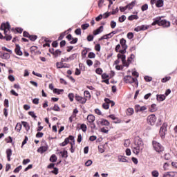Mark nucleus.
<instances>
[{
  "mask_svg": "<svg viewBox=\"0 0 177 177\" xmlns=\"http://www.w3.org/2000/svg\"><path fill=\"white\" fill-rule=\"evenodd\" d=\"M118 59H121L123 67H129V64H131V63H132V60L135 59V55L131 54L127 62V56L119 53L118 54Z\"/></svg>",
  "mask_w": 177,
  "mask_h": 177,
  "instance_id": "1",
  "label": "nucleus"
},
{
  "mask_svg": "<svg viewBox=\"0 0 177 177\" xmlns=\"http://www.w3.org/2000/svg\"><path fill=\"white\" fill-rule=\"evenodd\" d=\"M0 30L4 31V34L6 35L4 37V39L7 41H10L12 39V35H8V31L10 30V24L9 22L7 21L6 23H2L0 27Z\"/></svg>",
  "mask_w": 177,
  "mask_h": 177,
  "instance_id": "2",
  "label": "nucleus"
},
{
  "mask_svg": "<svg viewBox=\"0 0 177 177\" xmlns=\"http://www.w3.org/2000/svg\"><path fill=\"white\" fill-rule=\"evenodd\" d=\"M124 81L126 84H135L136 86H139L138 79L132 77L131 75H127L124 77Z\"/></svg>",
  "mask_w": 177,
  "mask_h": 177,
  "instance_id": "3",
  "label": "nucleus"
},
{
  "mask_svg": "<svg viewBox=\"0 0 177 177\" xmlns=\"http://www.w3.org/2000/svg\"><path fill=\"white\" fill-rule=\"evenodd\" d=\"M152 145L154 150H156L157 153H162V151H164V147H162L160 142L157 141H153Z\"/></svg>",
  "mask_w": 177,
  "mask_h": 177,
  "instance_id": "4",
  "label": "nucleus"
},
{
  "mask_svg": "<svg viewBox=\"0 0 177 177\" xmlns=\"http://www.w3.org/2000/svg\"><path fill=\"white\" fill-rule=\"evenodd\" d=\"M135 146H137L138 147H140L141 150H143L145 149V144L143 143V140L140 137H136L135 138Z\"/></svg>",
  "mask_w": 177,
  "mask_h": 177,
  "instance_id": "5",
  "label": "nucleus"
},
{
  "mask_svg": "<svg viewBox=\"0 0 177 177\" xmlns=\"http://www.w3.org/2000/svg\"><path fill=\"white\" fill-rule=\"evenodd\" d=\"M71 142H73V145H75V140L74 139V136H69L68 138H65L64 141L60 145L62 146V147H64V146H67L68 143Z\"/></svg>",
  "mask_w": 177,
  "mask_h": 177,
  "instance_id": "6",
  "label": "nucleus"
},
{
  "mask_svg": "<svg viewBox=\"0 0 177 177\" xmlns=\"http://www.w3.org/2000/svg\"><path fill=\"white\" fill-rule=\"evenodd\" d=\"M168 127V124L167 123H163L162 126L160 127L159 133L160 135V137L162 139H164L165 138V135L167 133V127Z\"/></svg>",
  "mask_w": 177,
  "mask_h": 177,
  "instance_id": "7",
  "label": "nucleus"
},
{
  "mask_svg": "<svg viewBox=\"0 0 177 177\" xmlns=\"http://www.w3.org/2000/svg\"><path fill=\"white\" fill-rule=\"evenodd\" d=\"M156 121H157L156 115L151 114L147 117V122L149 125H154L156 124Z\"/></svg>",
  "mask_w": 177,
  "mask_h": 177,
  "instance_id": "8",
  "label": "nucleus"
},
{
  "mask_svg": "<svg viewBox=\"0 0 177 177\" xmlns=\"http://www.w3.org/2000/svg\"><path fill=\"white\" fill-rule=\"evenodd\" d=\"M75 100H77V102H79V103H81V104H85V103H86V98L82 97L78 95H76L75 96Z\"/></svg>",
  "mask_w": 177,
  "mask_h": 177,
  "instance_id": "9",
  "label": "nucleus"
},
{
  "mask_svg": "<svg viewBox=\"0 0 177 177\" xmlns=\"http://www.w3.org/2000/svg\"><path fill=\"white\" fill-rule=\"evenodd\" d=\"M160 26H162V27H164V28H168V27H170L171 22H169L165 19H161Z\"/></svg>",
  "mask_w": 177,
  "mask_h": 177,
  "instance_id": "10",
  "label": "nucleus"
},
{
  "mask_svg": "<svg viewBox=\"0 0 177 177\" xmlns=\"http://www.w3.org/2000/svg\"><path fill=\"white\" fill-rule=\"evenodd\" d=\"M15 53L18 56H23V52H21L20 45L16 44V48H15Z\"/></svg>",
  "mask_w": 177,
  "mask_h": 177,
  "instance_id": "11",
  "label": "nucleus"
},
{
  "mask_svg": "<svg viewBox=\"0 0 177 177\" xmlns=\"http://www.w3.org/2000/svg\"><path fill=\"white\" fill-rule=\"evenodd\" d=\"M120 44L122 49H128V46L127 45V40H125V39L122 38L120 41Z\"/></svg>",
  "mask_w": 177,
  "mask_h": 177,
  "instance_id": "12",
  "label": "nucleus"
},
{
  "mask_svg": "<svg viewBox=\"0 0 177 177\" xmlns=\"http://www.w3.org/2000/svg\"><path fill=\"white\" fill-rule=\"evenodd\" d=\"M161 17H158L156 18H154L153 22L152 23V26H156V24H158L160 26V24L161 23Z\"/></svg>",
  "mask_w": 177,
  "mask_h": 177,
  "instance_id": "13",
  "label": "nucleus"
},
{
  "mask_svg": "<svg viewBox=\"0 0 177 177\" xmlns=\"http://www.w3.org/2000/svg\"><path fill=\"white\" fill-rule=\"evenodd\" d=\"M103 31V26H100L97 29L93 30V35H98L100 32Z\"/></svg>",
  "mask_w": 177,
  "mask_h": 177,
  "instance_id": "14",
  "label": "nucleus"
},
{
  "mask_svg": "<svg viewBox=\"0 0 177 177\" xmlns=\"http://www.w3.org/2000/svg\"><path fill=\"white\" fill-rule=\"evenodd\" d=\"M118 160L119 162H128V160H127V157H125L124 156H118Z\"/></svg>",
  "mask_w": 177,
  "mask_h": 177,
  "instance_id": "15",
  "label": "nucleus"
},
{
  "mask_svg": "<svg viewBox=\"0 0 177 177\" xmlns=\"http://www.w3.org/2000/svg\"><path fill=\"white\" fill-rule=\"evenodd\" d=\"M140 151H142V149H140L139 147H137L136 145H134L133 147V153H134V154H139V153H140Z\"/></svg>",
  "mask_w": 177,
  "mask_h": 177,
  "instance_id": "16",
  "label": "nucleus"
},
{
  "mask_svg": "<svg viewBox=\"0 0 177 177\" xmlns=\"http://www.w3.org/2000/svg\"><path fill=\"white\" fill-rule=\"evenodd\" d=\"M99 122L102 126L109 127V125H110V122L106 119H101Z\"/></svg>",
  "mask_w": 177,
  "mask_h": 177,
  "instance_id": "17",
  "label": "nucleus"
},
{
  "mask_svg": "<svg viewBox=\"0 0 177 177\" xmlns=\"http://www.w3.org/2000/svg\"><path fill=\"white\" fill-rule=\"evenodd\" d=\"M95 115H88L87 116V121H88L90 124L93 123L95 122Z\"/></svg>",
  "mask_w": 177,
  "mask_h": 177,
  "instance_id": "18",
  "label": "nucleus"
},
{
  "mask_svg": "<svg viewBox=\"0 0 177 177\" xmlns=\"http://www.w3.org/2000/svg\"><path fill=\"white\" fill-rule=\"evenodd\" d=\"M48 150V147L43 146V147H40L38 149H37V152L38 153H41V154H43V153H45V151H46Z\"/></svg>",
  "mask_w": 177,
  "mask_h": 177,
  "instance_id": "19",
  "label": "nucleus"
},
{
  "mask_svg": "<svg viewBox=\"0 0 177 177\" xmlns=\"http://www.w3.org/2000/svg\"><path fill=\"white\" fill-rule=\"evenodd\" d=\"M156 6V8H162L164 6V0H157Z\"/></svg>",
  "mask_w": 177,
  "mask_h": 177,
  "instance_id": "20",
  "label": "nucleus"
},
{
  "mask_svg": "<svg viewBox=\"0 0 177 177\" xmlns=\"http://www.w3.org/2000/svg\"><path fill=\"white\" fill-rule=\"evenodd\" d=\"M136 5V1H133L131 3H129L128 5H127V8L129 9V10H131L132 9H133V7Z\"/></svg>",
  "mask_w": 177,
  "mask_h": 177,
  "instance_id": "21",
  "label": "nucleus"
},
{
  "mask_svg": "<svg viewBox=\"0 0 177 177\" xmlns=\"http://www.w3.org/2000/svg\"><path fill=\"white\" fill-rule=\"evenodd\" d=\"M156 99L158 102H164L165 100V95H157Z\"/></svg>",
  "mask_w": 177,
  "mask_h": 177,
  "instance_id": "22",
  "label": "nucleus"
},
{
  "mask_svg": "<svg viewBox=\"0 0 177 177\" xmlns=\"http://www.w3.org/2000/svg\"><path fill=\"white\" fill-rule=\"evenodd\" d=\"M6 154H7L8 161H10V157L12 156V149H8L6 150Z\"/></svg>",
  "mask_w": 177,
  "mask_h": 177,
  "instance_id": "23",
  "label": "nucleus"
},
{
  "mask_svg": "<svg viewBox=\"0 0 177 177\" xmlns=\"http://www.w3.org/2000/svg\"><path fill=\"white\" fill-rule=\"evenodd\" d=\"M57 68H63L68 66H65L62 62L56 63Z\"/></svg>",
  "mask_w": 177,
  "mask_h": 177,
  "instance_id": "24",
  "label": "nucleus"
},
{
  "mask_svg": "<svg viewBox=\"0 0 177 177\" xmlns=\"http://www.w3.org/2000/svg\"><path fill=\"white\" fill-rule=\"evenodd\" d=\"M167 176L169 177H177V172L176 171H170L167 174Z\"/></svg>",
  "mask_w": 177,
  "mask_h": 177,
  "instance_id": "25",
  "label": "nucleus"
},
{
  "mask_svg": "<svg viewBox=\"0 0 177 177\" xmlns=\"http://www.w3.org/2000/svg\"><path fill=\"white\" fill-rule=\"evenodd\" d=\"M134 113V111L132 108H128L126 112L127 115H132Z\"/></svg>",
  "mask_w": 177,
  "mask_h": 177,
  "instance_id": "26",
  "label": "nucleus"
},
{
  "mask_svg": "<svg viewBox=\"0 0 177 177\" xmlns=\"http://www.w3.org/2000/svg\"><path fill=\"white\" fill-rule=\"evenodd\" d=\"M156 104H151V107L149 108V111L151 113H154V111H157V107H156Z\"/></svg>",
  "mask_w": 177,
  "mask_h": 177,
  "instance_id": "27",
  "label": "nucleus"
},
{
  "mask_svg": "<svg viewBox=\"0 0 177 177\" xmlns=\"http://www.w3.org/2000/svg\"><path fill=\"white\" fill-rule=\"evenodd\" d=\"M50 162H56L57 161V157L56 155L53 154L50 158Z\"/></svg>",
  "mask_w": 177,
  "mask_h": 177,
  "instance_id": "28",
  "label": "nucleus"
},
{
  "mask_svg": "<svg viewBox=\"0 0 177 177\" xmlns=\"http://www.w3.org/2000/svg\"><path fill=\"white\" fill-rule=\"evenodd\" d=\"M59 154H61V156H62V158H64V157H65L66 158H67L68 157V156L67 155L68 153H67V151H66V150L61 151L59 152Z\"/></svg>",
  "mask_w": 177,
  "mask_h": 177,
  "instance_id": "29",
  "label": "nucleus"
},
{
  "mask_svg": "<svg viewBox=\"0 0 177 177\" xmlns=\"http://www.w3.org/2000/svg\"><path fill=\"white\" fill-rule=\"evenodd\" d=\"M139 19V17L138 15H130L128 17V20H130V21H132V20H138Z\"/></svg>",
  "mask_w": 177,
  "mask_h": 177,
  "instance_id": "30",
  "label": "nucleus"
},
{
  "mask_svg": "<svg viewBox=\"0 0 177 177\" xmlns=\"http://www.w3.org/2000/svg\"><path fill=\"white\" fill-rule=\"evenodd\" d=\"M77 56H78V54L74 53L70 55L68 58L69 59V61L75 60V59H77Z\"/></svg>",
  "mask_w": 177,
  "mask_h": 177,
  "instance_id": "31",
  "label": "nucleus"
},
{
  "mask_svg": "<svg viewBox=\"0 0 177 177\" xmlns=\"http://www.w3.org/2000/svg\"><path fill=\"white\" fill-rule=\"evenodd\" d=\"M22 125H24V128L26 129V131H30V125L27 122H22Z\"/></svg>",
  "mask_w": 177,
  "mask_h": 177,
  "instance_id": "32",
  "label": "nucleus"
},
{
  "mask_svg": "<svg viewBox=\"0 0 177 177\" xmlns=\"http://www.w3.org/2000/svg\"><path fill=\"white\" fill-rule=\"evenodd\" d=\"M61 92H64V90L59 89V88H54L53 89V93H57V95H60Z\"/></svg>",
  "mask_w": 177,
  "mask_h": 177,
  "instance_id": "33",
  "label": "nucleus"
},
{
  "mask_svg": "<svg viewBox=\"0 0 177 177\" xmlns=\"http://www.w3.org/2000/svg\"><path fill=\"white\" fill-rule=\"evenodd\" d=\"M62 55V51L60 50H56L54 53H53V55L55 57H57V56H60Z\"/></svg>",
  "mask_w": 177,
  "mask_h": 177,
  "instance_id": "34",
  "label": "nucleus"
},
{
  "mask_svg": "<svg viewBox=\"0 0 177 177\" xmlns=\"http://www.w3.org/2000/svg\"><path fill=\"white\" fill-rule=\"evenodd\" d=\"M104 102L106 103H109V104L111 103V107H113V106H114V104H115V103L113 101L110 100V99H109V98H105Z\"/></svg>",
  "mask_w": 177,
  "mask_h": 177,
  "instance_id": "35",
  "label": "nucleus"
},
{
  "mask_svg": "<svg viewBox=\"0 0 177 177\" xmlns=\"http://www.w3.org/2000/svg\"><path fill=\"white\" fill-rule=\"evenodd\" d=\"M102 107L105 110H109V109H110V104H109V102H106V103L103 104H102Z\"/></svg>",
  "mask_w": 177,
  "mask_h": 177,
  "instance_id": "36",
  "label": "nucleus"
},
{
  "mask_svg": "<svg viewBox=\"0 0 177 177\" xmlns=\"http://www.w3.org/2000/svg\"><path fill=\"white\" fill-rule=\"evenodd\" d=\"M21 168H23V167L21 165L18 166L17 168H15L14 169V173L15 174H19V172H20Z\"/></svg>",
  "mask_w": 177,
  "mask_h": 177,
  "instance_id": "37",
  "label": "nucleus"
},
{
  "mask_svg": "<svg viewBox=\"0 0 177 177\" xmlns=\"http://www.w3.org/2000/svg\"><path fill=\"white\" fill-rule=\"evenodd\" d=\"M88 57H89V59H95V57H96V55L93 52H90L88 53Z\"/></svg>",
  "mask_w": 177,
  "mask_h": 177,
  "instance_id": "38",
  "label": "nucleus"
},
{
  "mask_svg": "<svg viewBox=\"0 0 177 177\" xmlns=\"http://www.w3.org/2000/svg\"><path fill=\"white\" fill-rule=\"evenodd\" d=\"M127 20V17L125 15H122L119 17V21L120 23H124V21Z\"/></svg>",
  "mask_w": 177,
  "mask_h": 177,
  "instance_id": "39",
  "label": "nucleus"
},
{
  "mask_svg": "<svg viewBox=\"0 0 177 177\" xmlns=\"http://www.w3.org/2000/svg\"><path fill=\"white\" fill-rule=\"evenodd\" d=\"M149 9V5L147 4H144L143 6H142L141 7V10L142 12H145V10H147Z\"/></svg>",
  "mask_w": 177,
  "mask_h": 177,
  "instance_id": "40",
  "label": "nucleus"
},
{
  "mask_svg": "<svg viewBox=\"0 0 177 177\" xmlns=\"http://www.w3.org/2000/svg\"><path fill=\"white\" fill-rule=\"evenodd\" d=\"M151 175L153 177H158V175H160V173H158V171L154 170L151 172Z\"/></svg>",
  "mask_w": 177,
  "mask_h": 177,
  "instance_id": "41",
  "label": "nucleus"
},
{
  "mask_svg": "<svg viewBox=\"0 0 177 177\" xmlns=\"http://www.w3.org/2000/svg\"><path fill=\"white\" fill-rule=\"evenodd\" d=\"M80 129H81L82 131H83L84 132H86V129H87L86 124H82L81 126H80Z\"/></svg>",
  "mask_w": 177,
  "mask_h": 177,
  "instance_id": "42",
  "label": "nucleus"
},
{
  "mask_svg": "<svg viewBox=\"0 0 177 177\" xmlns=\"http://www.w3.org/2000/svg\"><path fill=\"white\" fill-rule=\"evenodd\" d=\"M84 94L85 97H87V99H91V93H89V91H85Z\"/></svg>",
  "mask_w": 177,
  "mask_h": 177,
  "instance_id": "43",
  "label": "nucleus"
},
{
  "mask_svg": "<svg viewBox=\"0 0 177 177\" xmlns=\"http://www.w3.org/2000/svg\"><path fill=\"white\" fill-rule=\"evenodd\" d=\"M37 38H38V36H37V35H30L29 36V39L32 41H36Z\"/></svg>",
  "mask_w": 177,
  "mask_h": 177,
  "instance_id": "44",
  "label": "nucleus"
},
{
  "mask_svg": "<svg viewBox=\"0 0 177 177\" xmlns=\"http://www.w3.org/2000/svg\"><path fill=\"white\" fill-rule=\"evenodd\" d=\"M88 54V50H86V48L82 51V57H86V55Z\"/></svg>",
  "mask_w": 177,
  "mask_h": 177,
  "instance_id": "45",
  "label": "nucleus"
},
{
  "mask_svg": "<svg viewBox=\"0 0 177 177\" xmlns=\"http://www.w3.org/2000/svg\"><path fill=\"white\" fill-rule=\"evenodd\" d=\"M68 97L70 100V102H74V94L73 93H69L68 95Z\"/></svg>",
  "mask_w": 177,
  "mask_h": 177,
  "instance_id": "46",
  "label": "nucleus"
},
{
  "mask_svg": "<svg viewBox=\"0 0 177 177\" xmlns=\"http://www.w3.org/2000/svg\"><path fill=\"white\" fill-rule=\"evenodd\" d=\"M15 129H17V131H18V132H20V131H21V124L17 123L15 127Z\"/></svg>",
  "mask_w": 177,
  "mask_h": 177,
  "instance_id": "47",
  "label": "nucleus"
},
{
  "mask_svg": "<svg viewBox=\"0 0 177 177\" xmlns=\"http://www.w3.org/2000/svg\"><path fill=\"white\" fill-rule=\"evenodd\" d=\"M144 78L147 82H150L153 81V77H151L150 76H145Z\"/></svg>",
  "mask_w": 177,
  "mask_h": 177,
  "instance_id": "48",
  "label": "nucleus"
},
{
  "mask_svg": "<svg viewBox=\"0 0 177 177\" xmlns=\"http://www.w3.org/2000/svg\"><path fill=\"white\" fill-rule=\"evenodd\" d=\"M169 80H171V77L168 76L162 78L161 81L162 82L165 83V82H167V81H169Z\"/></svg>",
  "mask_w": 177,
  "mask_h": 177,
  "instance_id": "49",
  "label": "nucleus"
},
{
  "mask_svg": "<svg viewBox=\"0 0 177 177\" xmlns=\"http://www.w3.org/2000/svg\"><path fill=\"white\" fill-rule=\"evenodd\" d=\"M95 73L97 74H99V75H102V73H103V70L100 68H98L95 70Z\"/></svg>",
  "mask_w": 177,
  "mask_h": 177,
  "instance_id": "50",
  "label": "nucleus"
},
{
  "mask_svg": "<svg viewBox=\"0 0 177 177\" xmlns=\"http://www.w3.org/2000/svg\"><path fill=\"white\" fill-rule=\"evenodd\" d=\"M53 110H54V111H60V107H59V105L55 104Z\"/></svg>",
  "mask_w": 177,
  "mask_h": 177,
  "instance_id": "51",
  "label": "nucleus"
},
{
  "mask_svg": "<svg viewBox=\"0 0 177 177\" xmlns=\"http://www.w3.org/2000/svg\"><path fill=\"white\" fill-rule=\"evenodd\" d=\"M101 132H102L103 133H108L109 129L107 127H103L101 129Z\"/></svg>",
  "mask_w": 177,
  "mask_h": 177,
  "instance_id": "52",
  "label": "nucleus"
},
{
  "mask_svg": "<svg viewBox=\"0 0 177 177\" xmlns=\"http://www.w3.org/2000/svg\"><path fill=\"white\" fill-rule=\"evenodd\" d=\"M66 36V32H62L60 34L59 37H58V41H62L63 38Z\"/></svg>",
  "mask_w": 177,
  "mask_h": 177,
  "instance_id": "53",
  "label": "nucleus"
},
{
  "mask_svg": "<svg viewBox=\"0 0 177 177\" xmlns=\"http://www.w3.org/2000/svg\"><path fill=\"white\" fill-rule=\"evenodd\" d=\"M165 160H171V154L169 153H165L164 156Z\"/></svg>",
  "mask_w": 177,
  "mask_h": 177,
  "instance_id": "54",
  "label": "nucleus"
},
{
  "mask_svg": "<svg viewBox=\"0 0 177 177\" xmlns=\"http://www.w3.org/2000/svg\"><path fill=\"white\" fill-rule=\"evenodd\" d=\"M93 162H92L91 160H88L85 162L86 167H91V165L93 164Z\"/></svg>",
  "mask_w": 177,
  "mask_h": 177,
  "instance_id": "55",
  "label": "nucleus"
},
{
  "mask_svg": "<svg viewBox=\"0 0 177 177\" xmlns=\"http://www.w3.org/2000/svg\"><path fill=\"white\" fill-rule=\"evenodd\" d=\"M117 26V23L114 21H111V28H115V27Z\"/></svg>",
  "mask_w": 177,
  "mask_h": 177,
  "instance_id": "56",
  "label": "nucleus"
},
{
  "mask_svg": "<svg viewBox=\"0 0 177 177\" xmlns=\"http://www.w3.org/2000/svg\"><path fill=\"white\" fill-rule=\"evenodd\" d=\"M89 27V24H84L82 25V30H86Z\"/></svg>",
  "mask_w": 177,
  "mask_h": 177,
  "instance_id": "57",
  "label": "nucleus"
},
{
  "mask_svg": "<svg viewBox=\"0 0 177 177\" xmlns=\"http://www.w3.org/2000/svg\"><path fill=\"white\" fill-rule=\"evenodd\" d=\"M87 41H88V42L93 41V35H89L87 36Z\"/></svg>",
  "mask_w": 177,
  "mask_h": 177,
  "instance_id": "58",
  "label": "nucleus"
},
{
  "mask_svg": "<svg viewBox=\"0 0 177 177\" xmlns=\"http://www.w3.org/2000/svg\"><path fill=\"white\" fill-rule=\"evenodd\" d=\"M111 15V12H105L103 15L102 17L103 19H107Z\"/></svg>",
  "mask_w": 177,
  "mask_h": 177,
  "instance_id": "59",
  "label": "nucleus"
},
{
  "mask_svg": "<svg viewBox=\"0 0 177 177\" xmlns=\"http://www.w3.org/2000/svg\"><path fill=\"white\" fill-rule=\"evenodd\" d=\"M135 111L136 113H139V111H140V105H139V104L136 105Z\"/></svg>",
  "mask_w": 177,
  "mask_h": 177,
  "instance_id": "60",
  "label": "nucleus"
},
{
  "mask_svg": "<svg viewBox=\"0 0 177 177\" xmlns=\"http://www.w3.org/2000/svg\"><path fill=\"white\" fill-rule=\"evenodd\" d=\"M28 114L32 117V118H37V116L35 115V113L34 111H29Z\"/></svg>",
  "mask_w": 177,
  "mask_h": 177,
  "instance_id": "61",
  "label": "nucleus"
},
{
  "mask_svg": "<svg viewBox=\"0 0 177 177\" xmlns=\"http://www.w3.org/2000/svg\"><path fill=\"white\" fill-rule=\"evenodd\" d=\"M75 34H76V35H81V28H77L75 30Z\"/></svg>",
  "mask_w": 177,
  "mask_h": 177,
  "instance_id": "62",
  "label": "nucleus"
},
{
  "mask_svg": "<svg viewBox=\"0 0 177 177\" xmlns=\"http://www.w3.org/2000/svg\"><path fill=\"white\" fill-rule=\"evenodd\" d=\"M44 136V133L37 132L36 134V138H42Z\"/></svg>",
  "mask_w": 177,
  "mask_h": 177,
  "instance_id": "63",
  "label": "nucleus"
},
{
  "mask_svg": "<svg viewBox=\"0 0 177 177\" xmlns=\"http://www.w3.org/2000/svg\"><path fill=\"white\" fill-rule=\"evenodd\" d=\"M10 56L8 53H3V59H9Z\"/></svg>",
  "mask_w": 177,
  "mask_h": 177,
  "instance_id": "64",
  "label": "nucleus"
}]
</instances>
